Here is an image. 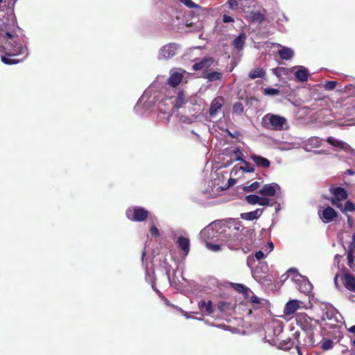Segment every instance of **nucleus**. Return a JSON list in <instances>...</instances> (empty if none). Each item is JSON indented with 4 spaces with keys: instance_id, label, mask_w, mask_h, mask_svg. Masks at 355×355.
<instances>
[{
    "instance_id": "393cba45",
    "label": "nucleus",
    "mask_w": 355,
    "mask_h": 355,
    "mask_svg": "<svg viewBox=\"0 0 355 355\" xmlns=\"http://www.w3.org/2000/svg\"><path fill=\"white\" fill-rule=\"evenodd\" d=\"M187 103L186 95L183 91H179L175 98V107L180 108Z\"/></svg>"
},
{
    "instance_id": "4c0bfd02",
    "label": "nucleus",
    "mask_w": 355,
    "mask_h": 355,
    "mask_svg": "<svg viewBox=\"0 0 355 355\" xmlns=\"http://www.w3.org/2000/svg\"><path fill=\"white\" fill-rule=\"evenodd\" d=\"M334 347V343L331 339H327L325 340L321 345V348L324 350H329L331 349Z\"/></svg>"
},
{
    "instance_id": "58836bf2",
    "label": "nucleus",
    "mask_w": 355,
    "mask_h": 355,
    "mask_svg": "<svg viewBox=\"0 0 355 355\" xmlns=\"http://www.w3.org/2000/svg\"><path fill=\"white\" fill-rule=\"evenodd\" d=\"M347 261H348V266L353 268L354 266V252L352 251H347Z\"/></svg>"
},
{
    "instance_id": "13d9d810",
    "label": "nucleus",
    "mask_w": 355,
    "mask_h": 355,
    "mask_svg": "<svg viewBox=\"0 0 355 355\" xmlns=\"http://www.w3.org/2000/svg\"><path fill=\"white\" fill-rule=\"evenodd\" d=\"M288 278V275L286 273L281 276V281L284 282Z\"/></svg>"
},
{
    "instance_id": "6e6552de",
    "label": "nucleus",
    "mask_w": 355,
    "mask_h": 355,
    "mask_svg": "<svg viewBox=\"0 0 355 355\" xmlns=\"http://www.w3.org/2000/svg\"><path fill=\"white\" fill-rule=\"evenodd\" d=\"M178 44L168 43L163 46L159 50V56L163 59H170L176 54Z\"/></svg>"
},
{
    "instance_id": "e2e57ef3",
    "label": "nucleus",
    "mask_w": 355,
    "mask_h": 355,
    "mask_svg": "<svg viewBox=\"0 0 355 355\" xmlns=\"http://www.w3.org/2000/svg\"><path fill=\"white\" fill-rule=\"evenodd\" d=\"M270 247H271L272 248H273V244H272V243H270Z\"/></svg>"
},
{
    "instance_id": "a19ab883",
    "label": "nucleus",
    "mask_w": 355,
    "mask_h": 355,
    "mask_svg": "<svg viewBox=\"0 0 355 355\" xmlns=\"http://www.w3.org/2000/svg\"><path fill=\"white\" fill-rule=\"evenodd\" d=\"M227 4L232 10H236L239 8V3L236 0H227Z\"/></svg>"
},
{
    "instance_id": "f8f14e48",
    "label": "nucleus",
    "mask_w": 355,
    "mask_h": 355,
    "mask_svg": "<svg viewBox=\"0 0 355 355\" xmlns=\"http://www.w3.org/2000/svg\"><path fill=\"white\" fill-rule=\"evenodd\" d=\"M345 287L350 291L355 292V277L349 272L344 273L341 277Z\"/></svg>"
},
{
    "instance_id": "0e129e2a",
    "label": "nucleus",
    "mask_w": 355,
    "mask_h": 355,
    "mask_svg": "<svg viewBox=\"0 0 355 355\" xmlns=\"http://www.w3.org/2000/svg\"><path fill=\"white\" fill-rule=\"evenodd\" d=\"M338 257H340V256H339L338 254H336V255L335 256V258H336V259H337V258H338Z\"/></svg>"
},
{
    "instance_id": "603ef678",
    "label": "nucleus",
    "mask_w": 355,
    "mask_h": 355,
    "mask_svg": "<svg viewBox=\"0 0 355 355\" xmlns=\"http://www.w3.org/2000/svg\"><path fill=\"white\" fill-rule=\"evenodd\" d=\"M347 224L349 227H352L354 225L353 219L349 215H347Z\"/></svg>"
},
{
    "instance_id": "4d7b16f0",
    "label": "nucleus",
    "mask_w": 355,
    "mask_h": 355,
    "mask_svg": "<svg viewBox=\"0 0 355 355\" xmlns=\"http://www.w3.org/2000/svg\"><path fill=\"white\" fill-rule=\"evenodd\" d=\"M162 300L164 302V303L167 305V306H171V303L169 302V300L165 297L164 296Z\"/></svg>"
},
{
    "instance_id": "f03ea898",
    "label": "nucleus",
    "mask_w": 355,
    "mask_h": 355,
    "mask_svg": "<svg viewBox=\"0 0 355 355\" xmlns=\"http://www.w3.org/2000/svg\"><path fill=\"white\" fill-rule=\"evenodd\" d=\"M262 125L268 129L282 130L286 125V119L273 114H267L262 118Z\"/></svg>"
},
{
    "instance_id": "052dcab7",
    "label": "nucleus",
    "mask_w": 355,
    "mask_h": 355,
    "mask_svg": "<svg viewBox=\"0 0 355 355\" xmlns=\"http://www.w3.org/2000/svg\"><path fill=\"white\" fill-rule=\"evenodd\" d=\"M338 275H336L335 278H334V282H335V284L336 286V287H338Z\"/></svg>"
},
{
    "instance_id": "cd10ccee",
    "label": "nucleus",
    "mask_w": 355,
    "mask_h": 355,
    "mask_svg": "<svg viewBox=\"0 0 355 355\" xmlns=\"http://www.w3.org/2000/svg\"><path fill=\"white\" fill-rule=\"evenodd\" d=\"M266 75V71L260 67L256 68L253 70H251L249 72V78L251 79H255L257 78H263Z\"/></svg>"
},
{
    "instance_id": "37998d69",
    "label": "nucleus",
    "mask_w": 355,
    "mask_h": 355,
    "mask_svg": "<svg viewBox=\"0 0 355 355\" xmlns=\"http://www.w3.org/2000/svg\"><path fill=\"white\" fill-rule=\"evenodd\" d=\"M149 232H150V235L152 236L157 237V236H159V230L157 229V227L155 225H153L150 227Z\"/></svg>"
},
{
    "instance_id": "bf43d9fd",
    "label": "nucleus",
    "mask_w": 355,
    "mask_h": 355,
    "mask_svg": "<svg viewBox=\"0 0 355 355\" xmlns=\"http://www.w3.org/2000/svg\"><path fill=\"white\" fill-rule=\"evenodd\" d=\"M348 331L355 334V325L352 326L348 329Z\"/></svg>"
},
{
    "instance_id": "f704fd0d",
    "label": "nucleus",
    "mask_w": 355,
    "mask_h": 355,
    "mask_svg": "<svg viewBox=\"0 0 355 355\" xmlns=\"http://www.w3.org/2000/svg\"><path fill=\"white\" fill-rule=\"evenodd\" d=\"M259 196L250 194L245 197V201L250 205H256L259 202Z\"/></svg>"
},
{
    "instance_id": "72a5a7b5",
    "label": "nucleus",
    "mask_w": 355,
    "mask_h": 355,
    "mask_svg": "<svg viewBox=\"0 0 355 355\" xmlns=\"http://www.w3.org/2000/svg\"><path fill=\"white\" fill-rule=\"evenodd\" d=\"M232 110L234 113L237 114H240L243 112V106L241 102L236 101L234 103L232 107Z\"/></svg>"
},
{
    "instance_id": "20e7f679",
    "label": "nucleus",
    "mask_w": 355,
    "mask_h": 355,
    "mask_svg": "<svg viewBox=\"0 0 355 355\" xmlns=\"http://www.w3.org/2000/svg\"><path fill=\"white\" fill-rule=\"evenodd\" d=\"M288 273H293L292 281L297 284V288L303 293H309L312 290V284L308 278L298 273L295 269L291 268L288 270Z\"/></svg>"
},
{
    "instance_id": "864d4df0",
    "label": "nucleus",
    "mask_w": 355,
    "mask_h": 355,
    "mask_svg": "<svg viewBox=\"0 0 355 355\" xmlns=\"http://www.w3.org/2000/svg\"><path fill=\"white\" fill-rule=\"evenodd\" d=\"M152 287L154 289V291L158 294L159 297L162 299L164 295H163V293L159 291L158 289L155 288L154 285L153 284L152 285Z\"/></svg>"
},
{
    "instance_id": "a18cd8bd",
    "label": "nucleus",
    "mask_w": 355,
    "mask_h": 355,
    "mask_svg": "<svg viewBox=\"0 0 355 355\" xmlns=\"http://www.w3.org/2000/svg\"><path fill=\"white\" fill-rule=\"evenodd\" d=\"M250 300H251V302L253 304H257V306H254V308H259V304H261V301H260V299L257 296L254 295V294L251 296Z\"/></svg>"
},
{
    "instance_id": "2f4dec72",
    "label": "nucleus",
    "mask_w": 355,
    "mask_h": 355,
    "mask_svg": "<svg viewBox=\"0 0 355 355\" xmlns=\"http://www.w3.org/2000/svg\"><path fill=\"white\" fill-rule=\"evenodd\" d=\"M260 187V183L257 181L252 182L251 184L248 186H245L243 188V190L245 192L250 193V192H254L257 191Z\"/></svg>"
},
{
    "instance_id": "79ce46f5",
    "label": "nucleus",
    "mask_w": 355,
    "mask_h": 355,
    "mask_svg": "<svg viewBox=\"0 0 355 355\" xmlns=\"http://www.w3.org/2000/svg\"><path fill=\"white\" fill-rule=\"evenodd\" d=\"M259 202L258 205L261 206H267L270 205V199L265 197H259L258 199Z\"/></svg>"
},
{
    "instance_id": "6ab92c4d",
    "label": "nucleus",
    "mask_w": 355,
    "mask_h": 355,
    "mask_svg": "<svg viewBox=\"0 0 355 355\" xmlns=\"http://www.w3.org/2000/svg\"><path fill=\"white\" fill-rule=\"evenodd\" d=\"M262 210L263 209H257L256 210L252 211L243 213L241 214V218L246 220H253L255 219H258L262 214Z\"/></svg>"
},
{
    "instance_id": "9d476101",
    "label": "nucleus",
    "mask_w": 355,
    "mask_h": 355,
    "mask_svg": "<svg viewBox=\"0 0 355 355\" xmlns=\"http://www.w3.org/2000/svg\"><path fill=\"white\" fill-rule=\"evenodd\" d=\"M224 98L222 96H217L211 101L208 112L209 117H214L221 110Z\"/></svg>"
},
{
    "instance_id": "c03bdc74",
    "label": "nucleus",
    "mask_w": 355,
    "mask_h": 355,
    "mask_svg": "<svg viewBox=\"0 0 355 355\" xmlns=\"http://www.w3.org/2000/svg\"><path fill=\"white\" fill-rule=\"evenodd\" d=\"M180 1L184 3L186 6L189 8H196L198 6L193 2L191 0H180Z\"/></svg>"
},
{
    "instance_id": "4be33fe9",
    "label": "nucleus",
    "mask_w": 355,
    "mask_h": 355,
    "mask_svg": "<svg viewBox=\"0 0 355 355\" xmlns=\"http://www.w3.org/2000/svg\"><path fill=\"white\" fill-rule=\"evenodd\" d=\"M182 78L183 76L182 73L175 72L171 75L168 83L172 87H176L182 82Z\"/></svg>"
},
{
    "instance_id": "680f3d73",
    "label": "nucleus",
    "mask_w": 355,
    "mask_h": 355,
    "mask_svg": "<svg viewBox=\"0 0 355 355\" xmlns=\"http://www.w3.org/2000/svg\"><path fill=\"white\" fill-rule=\"evenodd\" d=\"M297 352H298L299 355H306V354H303V353L300 349L299 347H297Z\"/></svg>"
},
{
    "instance_id": "39448f33",
    "label": "nucleus",
    "mask_w": 355,
    "mask_h": 355,
    "mask_svg": "<svg viewBox=\"0 0 355 355\" xmlns=\"http://www.w3.org/2000/svg\"><path fill=\"white\" fill-rule=\"evenodd\" d=\"M329 192L333 195L332 198L324 197L325 199L331 202L334 206L341 207V202L346 200L348 198V193L347 191L340 187H336L332 184L329 187Z\"/></svg>"
},
{
    "instance_id": "aec40b11",
    "label": "nucleus",
    "mask_w": 355,
    "mask_h": 355,
    "mask_svg": "<svg viewBox=\"0 0 355 355\" xmlns=\"http://www.w3.org/2000/svg\"><path fill=\"white\" fill-rule=\"evenodd\" d=\"M309 73L307 69L301 67L297 71L295 72L296 79L301 82H305L308 80Z\"/></svg>"
},
{
    "instance_id": "1a4fd4ad",
    "label": "nucleus",
    "mask_w": 355,
    "mask_h": 355,
    "mask_svg": "<svg viewBox=\"0 0 355 355\" xmlns=\"http://www.w3.org/2000/svg\"><path fill=\"white\" fill-rule=\"evenodd\" d=\"M215 60L211 57L203 58L200 62L193 64L192 69L194 71L205 70L207 73L210 70V67L214 64Z\"/></svg>"
},
{
    "instance_id": "3c124183",
    "label": "nucleus",
    "mask_w": 355,
    "mask_h": 355,
    "mask_svg": "<svg viewBox=\"0 0 355 355\" xmlns=\"http://www.w3.org/2000/svg\"><path fill=\"white\" fill-rule=\"evenodd\" d=\"M207 245L209 247L210 249L214 250V251H218L220 250V245H214V244H211L209 243H207Z\"/></svg>"
},
{
    "instance_id": "49530a36",
    "label": "nucleus",
    "mask_w": 355,
    "mask_h": 355,
    "mask_svg": "<svg viewBox=\"0 0 355 355\" xmlns=\"http://www.w3.org/2000/svg\"><path fill=\"white\" fill-rule=\"evenodd\" d=\"M223 21L224 23H231V22H234V19L232 17L225 14L223 15Z\"/></svg>"
},
{
    "instance_id": "423d86ee",
    "label": "nucleus",
    "mask_w": 355,
    "mask_h": 355,
    "mask_svg": "<svg viewBox=\"0 0 355 355\" xmlns=\"http://www.w3.org/2000/svg\"><path fill=\"white\" fill-rule=\"evenodd\" d=\"M296 322L303 331L310 334L313 332L318 324V321L317 320L312 319L305 313L297 315Z\"/></svg>"
},
{
    "instance_id": "4468645a",
    "label": "nucleus",
    "mask_w": 355,
    "mask_h": 355,
    "mask_svg": "<svg viewBox=\"0 0 355 355\" xmlns=\"http://www.w3.org/2000/svg\"><path fill=\"white\" fill-rule=\"evenodd\" d=\"M277 184H265L258 193L263 196L272 197L275 195V187H277Z\"/></svg>"
},
{
    "instance_id": "a878e982",
    "label": "nucleus",
    "mask_w": 355,
    "mask_h": 355,
    "mask_svg": "<svg viewBox=\"0 0 355 355\" xmlns=\"http://www.w3.org/2000/svg\"><path fill=\"white\" fill-rule=\"evenodd\" d=\"M234 161H241L244 164V166H241V169L243 172L252 173L254 171V167L250 162L244 160L241 156H238L235 158Z\"/></svg>"
},
{
    "instance_id": "f257e3e1",
    "label": "nucleus",
    "mask_w": 355,
    "mask_h": 355,
    "mask_svg": "<svg viewBox=\"0 0 355 355\" xmlns=\"http://www.w3.org/2000/svg\"><path fill=\"white\" fill-rule=\"evenodd\" d=\"M17 23L12 12L0 15V52L3 63L18 64L28 55V50L20 42L16 29Z\"/></svg>"
},
{
    "instance_id": "5701e85b",
    "label": "nucleus",
    "mask_w": 355,
    "mask_h": 355,
    "mask_svg": "<svg viewBox=\"0 0 355 355\" xmlns=\"http://www.w3.org/2000/svg\"><path fill=\"white\" fill-rule=\"evenodd\" d=\"M246 36L244 33L239 34L233 41L234 47L238 50L243 49Z\"/></svg>"
},
{
    "instance_id": "412c9836",
    "label": "nucleus",
    "mask_w": 355,
    "mask_h": 355,
    "mask_svg": "<svg viewBox=\"0 0 355 355\" xmlns=\"http://www.w3.org/2000/svg\"><path fill=\"white\" fill-rule=\"evenodd\" d=\"M326 141L330 145H331L336 148H338L339 149L346 150L347 148V147L349 146L345 142H343L340 140L336 139L332 137H329Z\"/></svg>"
},
{
    "instance_id": "e433bc0d",
    "label": "nucleus",
    "mask_w": 355,
    "mask_h": 355,
    "mask_svg": "<svg viewBox=\"0 0 355 355\" xmlns=\"http://www.w3.org/2000/svg\"><path fill=\"white\" fill-rule=\"evenodd\" d=\"M263 94L269 96H275L279 95L280 94V91L277 89L268 87L264 89Z\"/></svg>"
},
{
    "instance_id": "8fccbe9b",
    "label": "nucleus",
    "mask_w": 355,
    "mask_h": 355,
    "mask_svg": "<svg viewBox=\"0 0 355 355\" xmlns=\"http://www.w3.org/2000/svg\"><path fill=\"white\" fill-rule=\"evenodd\" d=\"M265 257L264 253L261 250H259L255 253V257L257 260H261Z\"/></svg>"
},
{
    "instance_id": "9b49d317",
    "label": "nucleus",
    "mask_w": 355,
    "mask_h": 355,
    "mask_svg": "<svg viewBox=\"0 0 355 355\" xmlns=\"http://www.w3.org/2000/svg\"><path fill=\"white\" fill-rule=\"evenodd\" d=\"M321 318L322 320H331L336 317L337 313L336 309L333 306L329 304H323V306L321 307Z\"/></svg>"
},
{
    "instance_id": "7ed1b4c3",
    "label": "nucleus",
    "mask_w": 355,
    "mask_h": 355,
    "mask_svg": "<svg viewBox=\"0 0 355 355\" xmlns=\"http://www.w3.org/2000/svg\"><path fill=\"white\" fill-rule=\"evenodd\" d=\"M125 216L131 221L143 222L148 218L150 212L144 207L132 206L127 209Z\"/></svg>"
},
{
    "instance_id": "6e6d98bb",
    "label": "nucleus",
    "mask_w": 355,
    "mask_h": 355,
    "mask_svg": "<svg viewBox=\"0 0 355 355\" xmlns=\"http://www.w3.org/2000/svg\"><path fill=\"white\" fill-rule=\"evenodd\" d=\"M345 174H347L349 175H354V171L352 170V169H347L345 171Z\"/></svg>"
},
{
    "instance_id": "dca6fc26",
    "label": "nucleus",
    "mask_w": 355,
    "mask_h": 355,
    "mask_svg": "<svg viewBox=\"0 0 355 355\" xmlns=\"http://www.w3.org/2000/svg\"><path fill=\"white\" fill-rule=\"evenodd\" d=\"M223 73L221 71H211V69L207 73H203L202 78L207 79L210 82L220 80L223 78Z\"/></svg>"
},
{
    "instance_id": "a211bd4d",
    "label": "nucleus",
    "mask_w": 355,
    "mask_h": 355,
    "mask_svg": "<svg viewBox=\"0 0 355 355\" xmlns=\"http://www.w3.org/2000/svg\"><path fill=\"white\" fill-rule=\"evenodd\" d=\"M198 307L202 311H205L206 315H211L214 313L212 302L211 300L207 302L205 300L200 301L198 302Z\"/></svg>"
},
{
    "instance_id": "c756f323",
    "label": "nucleus",
    "mask_w": 355,
    "mask_h": 355,
    "mask_svg": "<svg viewBox=\"0 0 355 355\" xmlns=\"http://www.w3.org/2000/svg\"><path fill=\"white\" fill-rule=\"evenodd\" d=\"M337 207L339 208L340 210L343 214H345L347 211L352 212V211H355V204L350 200H347L345 202V206H343V205L341 204V207Z\"/></svg>"
},
{
    "instance_id": "bb28decb",
    "label": "nucleus",
    "mask_w": 355,
    "mask_h": 355,
    "mask_svg": "<svg viewBox=\"0 0 355 355\" xmlns=\"http://www.w3.org/2000/svg\"><path fill=\"white\" fill-rule=\"evenodd\" d=\"M293 51L287 47H284L279 51V55L282 60H291L293 56Z\"/></svg>"
},
{
    "instance_id": "69168bd1",
    "label": "nucleus",
    "mask_w": 355,
    "mask_h": 355,
    "mask_svg": "<svg viewBox=\"0 0 355 355\" xmlns=\"http://www.w3.org/2000/svg\"><path fill=\"white\" fill-rule=\"evenodd\" d=\"M352 345H353L354 346H355V340H354L352 341Z\"/></svg>"
},
{
    "instance_id": "b1692460",
    "label": "nucleus",
    "mask_w": 355,
    "mask_h": 355,
    "mask_svg": "<svg viewBox=\"0 0 355 355\" xmlns=\"http://www.w3.org/2000/svg\"><path fill=\"white\" fill-rule=\"evenodd\" d=\"M248 18L252 22H261L264 19V15L259 11H252L248 14Z\"/></svg>"
},
{
    "instance_id": "09e8293b",
    "label": "nucleus",
    "mask_w": 355,
    "mask_h": 355,
    "mask_svg": "<svg viewBox=\"0 0 355 355\" xmlns=\"http://www.w3.org/2000/svg\"><path fill=\"white\" fill-rule=\"evenodd\" d=\"M293 345V341L289 340L288 342H286L284 345H282V347L284 348V349H288L292 347Z\"/></svg>"
},
{
    "instance_id": "0eeeda50",
    "label": "nucleus",
    "mask_w": 355,
    "mask_h": 355,
    "mask_svg": "<svg viewBox=\"0 0 355 355\" xmlns=\"http://www.w3.org/2000/svg\"><path fill=\"white\" fill-rule=\"evenodd\" d=\"M320 218L325 223H328L336 219L338 213L331 207L328 206L323 210L318 211Z\"/></svg>"
},
{
    "instance_id": "ea45409f",
    "label": "nucleus",
    "mask_w": 355,
    "mask_h": 355,
    "mask_svg": "<svg viewBox=\"0 0 355 355\" xmlns=\"http://www.w3.org/2000/svg\"><path fill=\"white\" fill-rule=\"evenodd\" d=\"M336 81L328 80L324 84V88L327 90H333L336 87Z\"/></svg>"
},
{
    "instance_id": "5fc2aeb1",
    "label": "nucleus",
    "mask_w": 355,
    "mask_h": 355,
    "mask_svg": "<svg viewBox=\"0 0 355 355\" xmlns=\"http://www.w3.org/2000/svg\"><path fill=\"white\" fill-rule=\"evenodd\" d=\"M234 153L235 155H236V157L241 156V157H242V156H243V153H242L241 150L239 148H236V150H234Z\"/></svg>"
},
{
    "instance_id": "7c9ffc66",
    "label": "nucleus",
    "mask_w": 355,
    "mask_h": 355,
    "mask_svg": "<svg viewBox=\"0 0 355 355\" xmlns=\"http://www.w3.org/2000/svg\"><path fill=\"white\" fill-rule=\"evenodd\" d=\"M232 286L234 288V290H236L240 293H243L245 297H248V293L250 291L249 288L246 287L245 286L241 284H233Z\"/></svg>"
},
{
    "instance_id": "de8ad7c7",
    "label": "nucleus",
    "mask_w": 355,
    "mask_h": 355,
    "mask_svg": "<svg viewBox=\"0 0 355 355\" xmlns=\"http://www.w3.org/2000/svg\"><path fill=\"white\" fill-rule=\"evenodd\" d=\"M355 248V234L352 235V241L348 246V251L354 252Z\"/></svg>"
},
{
    "instance_id": "473e14b6",
    "label": "nucleus",
    "mask_w": 355,
    "mask_h": 355,
    "mask_svg": "<svg viewBox=\"0 0 355 355\" xmlns=\"http://www.w3.org/2000/svg\"><path fill=\"white\" fill-rule=\"evenodd\" d=\"M217 306H218V309L221 312H226L227 311H228L230 309L231 303L225 302V301H220V302H218Z\"/></svg>"
},
{
    "instance_id": "c85d7f7f",
    "label": "nucleus",
    "mask_w": 355,
    "mask_h": 355,
    "mask_svg": "<svg viewBox=\"0 0 355 355\" xmlns=\"http://www.w3.org/2000/svg\"><path fill=\"white\" fill-rule=\"evenodd\" d=\"M259 270H261L263 274H266L268 271V266L266 263H261L260 266H257L253 272L255 279H261L263 277L259 275Z\"/></svg>"
},
{
    "instance_id": "c9c22d12",
    "label": "nucleus",
    "mask_w": 355,
    "mask_h": 355,
    "mask_svg": "<svg viewBox=\"0 0 355 355\" xmlns=\"http://www.w3.org/2000/svg\"><path fill=\"white\" fill-rule=\"evenodd\" d=\"M201 236L203 237H207L209 238V236H212L213 237L215 236V231L212 227H207L205 229H203L201 232Z\"/></svg>"
},
{
    "instance_id": "f3484780",
    "label": "nucleus",
    "mask_w": 355,
    "mask_h": 355,
    "mask_svg": "<svg viewBox=\"0 0 355 355\" xmlns=\"http://www.w3.org/2000/svg\"><path fill=\"white\" fill-rule=\"evenodd\" d=\"M177 243L178 248L183 250L186 254H187L190 250V241L189 239L183 236L178 237Z\"/></svg>"
},
{
    "instance_id": "ddd939ff",
    "label": "nucleus",
    "mask_w": 355,
    "mask_h": 355,
    "mask_svg": "<svg viewBox=\"0 0 355 355\" xmlns=\"http://www.w3.org/2000/svg\"><path fill=\"white\" fill-rule=\"evenodd\" d=\"M302 302L297 300H289L285 305L284 313L287 315L294 313Z\"/></svg>"
},
{
    "instance_id": "2eb2a0df",
    "label": "nucleus",
    "mask_w": 355,
    "mask_h": 355,
    "mask_svg": "<svg viewBox=\"0 0 355 355\" xmlns=\"http://www.w3.org/2000/svg\"><path fill=\"white\" fill-rule=\"evenodd\" d=\"M250 158L259 167L267 168L270 166V162L268 159L260 155H252Z\"/></svg>"
},
{
    "instance_id": "338daca9",
    "label": "nucleus",
    "mask_w": 355,
    "mask_h": 355,
    "mask_svg": "<svg viewBox=\"0 0 355 355\" xmlns=\"http://www.w3.org/2000/svg\"><path fill=\"white\" fill-rule=\"evenodd\" d=\"M1 2H2V0H0V3H1Z\"/></svg>"
}]
</instances>
